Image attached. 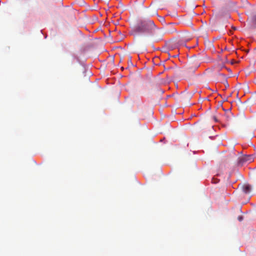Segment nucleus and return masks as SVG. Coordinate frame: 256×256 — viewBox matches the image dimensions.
<instances>
[{
  "label": "nucleus",
  "instance_id": "nucleus-2",
  "mask_svg": "<svg viewBox=\"0 0 256 256\" xmlns=\"http://www.w3.org/2000/svg\"><path fill=\"white\" fill-rule=\"evenodd\" d=\"M164 34L163 31L158 28L156 26L152 30L150 33L149 35L150 36L155 40H161Z\"/></svg>",
  "mask_w": 256,
  "mask_h": 256
},
{
  "label": "nucleus",
  "instance_id": "nucleus-7",
  "mask_svg": "<svg viewBox=\"0 0 256 256\" xmlns=\"http://www.w3.org/2000/svg\"><path fill=\"white\" fill-rule=\"evenodd\" d=\"M242 217H239V218H238V220H242Z\"/></svg>",
  "mask_w": 256,
  "mask_h": 256
},
{
  "label": "nucleus",
  "instance_id": "nucleus-8",
  "mask_svg": "<svg viewBox=\"0 0 256 256\" xmlns=\"http://www.w3.org/2000/svg\"><path fill=\"white\" fill-rule=\"evenodd\" d=\"M213 118H214V120L215 121H216V120H216V118L215 116H214V117Z\"/></svg>",
  "mask_w": 256,
  "mask_h": 256
},
{
  "label": "nucleus",
  "instance_id": "nucleus-3",
  "mask_svg": "<svg viewBox=\"0 0 256 256\" xmlns=\"http://www.w3.org/2000/svg\"><path fill=\"white\" fill-rule=\"evenodd\" d=\"M253 161V157L252 156H246L239 159L238 163L239 164L242 166L244 162H250Z\"/></svg>",
  "mask_w": 256,
  "mask_h": 256
},
{
  "label": "nucleus",
  "instance_id": "nucleus-6",
  "mask_svg": "<svg viewBox=\"0 0 256 256\" xmlns=\"http://www.w3.org/2000/svg\"><path fill=\"white\" fill-rule=\"evenodd\" d=\"M252 20L254 24L256 25V16H253Z\"/></svg>",
  "mask_w": 256,
  "mask_h": 256
},
{
  "label": "nucleus",
  "instance_id": "nucleus-5",
  "mask_svg": "<svg viewBox=\"0 0 256 256\" xmlns=\"http://www.w3.org/2000/svg\"><path fill=\"white\" fill-rule=\"evenodd\" d=\"M198 68V66H190L188 68V72H194Z\"/></svg>",
  "mask_w": 256,
  "mask_h": 256
},
{
  "label": "nucleus",
  "instance_id": "nucleus-9",
  "mask_svg": "<svg viewBox=\"0 0 256 256\" xmlns=\"http://www.w3.org/2000/svg\"><path fill=\"white\" fill-rule=\"evenodd\" d=\"M134 32V33H133V34H134V33H136V32Z\"/></svg>",
  "mask_w": 256,
  "mask_h": 256
},
{
  "label": "nucleus",
  "instance_id": "nucleus-4",
  "mask_svg": "<svg viewBox=\"0 0 256 256\" xmlns=\"http://www.w3.org/2000/svg\"><path fill=\"white\" fill-rule=\"evenodd\" d=\"M252 186L249 184H244L242 186L243 192L246 194H249L252 190Z\"/></svg>",
  "mask_w": 256,
  "mask_h": 256
},
{
  "label": "nucleus",
  "instance_id": "nucleus-1",
  "mask_svg": "<svg viewBox=\"0 0 256 256\" xmlns=\"http://www.w3.org/2000/svg\"><path fill=\"white\" fill-rule=\"evenodd\" d=\"M155 26L154 22L150 19L140 20L135 26L134 32L149 34Z\"/></svg>",
  "mask_w": 256,
  "mask_h": 256
}]
</instances>
